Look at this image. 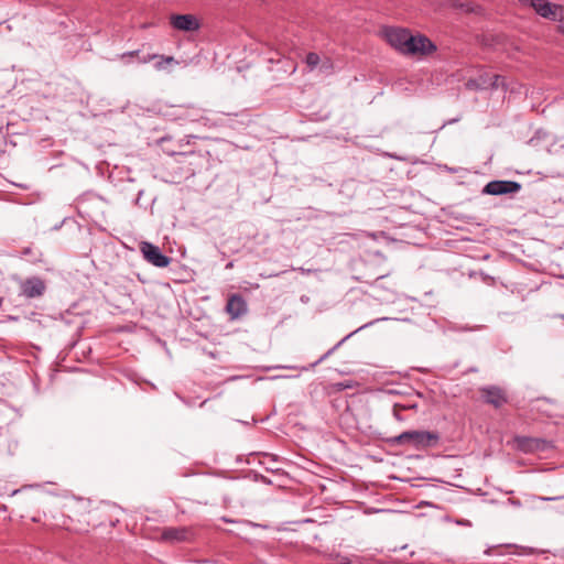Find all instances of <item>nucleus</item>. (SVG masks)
<instances>
[{
  "label": "nucleus",
  "instance_id": "16",
  "mask_svg": "<svg viewBox=\"0 0 564 564\" xmlns=\"http://www.w3.org/2000/svg\"><path fill=\"white\" fill-rule=\"evenodd\" d=\"M506 402H508L506 392L502 389L496 387V408Z\"/></svg>",
  "mask_w": 564,
  "mask_h": 564
},
{
  "label": "nucleus",
  "instance_id": "2",
  "mask_svg": "<svg viewBox=\"0 0 564 564\" xmlns=\"http://www.w3.org/2000/svg\"><path fill=\"white\" fill-rule=\"evenodd\" d=\"M436 45L424 34H412L402 55L411 57H426L436 52Z\"/></svg>",
  "mask_w": 564,
  "mask_h": 564
},
{
  "label": "nucleus",
  "instance_id": "14",
  "mask_svg": "<svg viewBox=\"0 0 564 564\" xmlns=\"http://www.w3.org/2000/svg\"><path fill=\"white\" fill-rule=\"evenodd\" d=\"M319 61H321V58H319L318 54H316L314 52L308 53L305 58V62H306L307 66L310 67V69L315 68L318 65Z\"/></svg>",
  "mask_w": 564,
  "mask_h": 564
},
{
  "label": "nucleus",
  "instance_id": "11",
  "mask_svg": "<svg viewBox=\"0 0 564 564\" xmlns=\"http://www.w3.org/2000/svg\"><path fill=\"white\" fill-rule=\"evenodd\" d=\"M521 187V184L516 181L496 180V196L518 193Z\"/></svg>",
  "mask_w": 564,
  "mask_h": 564
},
{
  "label": "nucleus",
  "instance_id": "4",
  "mask_svg": "<svg viewBox=\"0 0 564 564\" xmlns=\"http://www.w3.org/2000/svg\"><path fill=\"white\" fill-rule=\"evenodd\" d=\"M411 35V31L404 28L389 26L383 30L386 41L400 54H403Z\"/></svg>",
  "mask_w": 564,
  "mask_h": 564
},
{
  "label": "nucleus",
  "instance_id": "3",
  "mask_svg": "<svg viewBox=\"0 0 564 564\" xmlns=\"http://www.w3.org/2000/svg\"><path fill=\"white\" fill-rule=\"evenodd\" d=\"M20 295L24 299H37L41 297L46 291V283L40 276H30L26 279L19 280Z\"/></svg>",
  "mask_w": 564,
  "mask_h": 564
},
{
  "label": "nucleus",
  "instance_id": "6",
  "mask_svg": "<svg viewBox=\"0 0 564 564\" xmlns=\"http://www.w3.org/2000/svg\"><path fill=\"white\" fill-rule=\"evenodd\" d=\"M170 24L175 30L184 32L197 31L200 26L199 21L193 14H172L170 17Z\"/></svg>",
  "mask_w": 564,
  "mask_h": 564
},
{
  "label": "nucleus",
  "instance_id": "1",
  "mask_svg": "<svg viewBox=\"0 0 564 564\" xmlns=\"http://www.w3.org/2000/svg\"><path fill=\"white\" fill-rule=\"evenodd\" d=\"M440 435L430 431H405L390 438L393 445H408L415 449L433 446L437 444Z\"/></svg>",
  "mask_w": 564,
  "mask_h": 564
},
{
  "label": "nucleus",
  "instance_id": "18",
  "mask_svg": "<svg viewBox=\"0 0 564 564\" xmlns=\"http://www.w3.org/2000/svg\"><path fill=\"white\" fill-rule=\"evenodd\" d=\"M156 57H159V54H148V55L141 56L139 61L142 64H147V63H149L151 61H155Z\"/></svg>",
  "mask_w": 564,
  "mask_h": 564
},
{
  "label": "nucleus",
  "instance_id": "20",
  "mask_svg": "<svg viewBox=\"0 0 564 564\" xmlns=\"http://www.w3.org/2000/svg\"><path fill=\"white\" fill-rule=\"evenodd\" d=\"M484 193L494 195V181H490L486 184V186L484 187Z\"/></svg>",
  "mask_w": 564,
  "mask_h": 564
},
{
  "label": "nucleus",
  "instance_id": "25",
  "mask_svg": "<svg viewBox=\"0 0 564 564\" xmlns=\"http://www.w3.org/2000/svg\"><path fill=\"white\" fill-rule=\"evenodd\" d=\"M487 402L488 403H494V397L491 395L490 391H488Z\"/></svg>",
  "mask_w": 564,
  "mask_h": 564
},
{
  "label": "nucleus",
  "instance_id": "9",
  "mask_svg": "<svg viewBox=\"0 0 564 564\" xmlns=\"http://www.w3.org/2000/svg\"><path fill=\"white\" fill-rule=\"evenodd\" d=\"M517 447L524 453L544 451L547 446L546 441L533 437L520 436L514 440Z\"/></svg>",
  "mask_w": 564,
  "mask_h": 564
},
{
  "label": "nucleus",
  "instance_id": "28",
  "mask_svg": "<svg viewBox=\"0 0 564 564\" xmlns=\"http://www.w3.org/2000/svg\"><path fill=\"white\" fill-rule=\"evenodd\" d=\"M299 270H300L302 273L310 272V270H305V269H303V268H300Z\"/></svg>",
  "mask_w": 564,
  "mask_h": 564
},
{
  "label": "nucleus",
  "instance_id": "27",
  "mask_svg": "<svg viewBox=\"0 0 564 564\" xmlns=\"http://www.w3.org/2000/svg\"><path fill=\"white\" fill-rule=\"evenodd\" d=\"M30 253H31V249H30V248H25V249L23 250V254H30Z\"/></svg>",
  "mask_w": 564,
  "mask_h": 564
},
{
  "label": "nucleus",
  "instance_id": "10",
  "mask_svg": "<svg viewBox=\"0 0 564 564\" xmlns=\"http://www.w3.org/2000/svg\"><path fill=\"white\" fill-rule=\"evenodd\" d=\"M191 536V531L185 528H166L162 532V538L171 542L187 541Z\"/></svg>",
  "mask_w": 564,
  "mask_h": 564
},
{
  "label": "nucleus",
  "instance_id": "22",
  "mask_svg": "<svg viewBox=\"0 0 564 564\" xmlns=\"http://www.w3.org/2000/svg\"><path fill=\"white\" fill-rule=\"evenodd\" d=\"M338 558V564H350V560L347 556H336Z\"/></svg>",
  "mask_w": 564,
  "mask_h": 564
},
{
  "label": "nucleus",
  "instance_id": "7",
  "mask_svg": "<svg viewBox=\"0 0 564 564\" xmlns=\"http://www.w3.org/2000/svg\"><path fill=\"white\" fill-rule=\"evenodd\" d=\"M522 4H529L542 18L556 20L557 8L561 6L552 4L547 0H520Z\"/></svg>",
  "mask_w": 564,
  "mask_h": 564
},
{
  "label": "nucleus",
  "instance_id": "12",
  "mask_svg": "<svg viewBox=\"0 0 564 564\" xmlns=\"http://www.w3.org/2000/svg\"><path fill=\"white\" fill-rule=\"evenodd\" d=\"M352 334H349L347 335L346 337H344L340 341H338L333 348H330L329 350H327L318 360H316L315 362L311 364L310 366L307 367H303L302 370H305V371H308V370H312L314 369L318 364H321L322 361H324L325 359H327L346 339H348Z\"/></svg>",
  "mask_w": 564,
  "mask_h": 564
},
{
  "label": "nucleus",
  "instance_id": "29",
  "mask_svg": "<svg viewBox=\"0 0 564 564\" xmlns=\"http://www.w3.org/2000/svg\"><path fill=\"white\" fill-rule=\"evenodd\" d=\"M322 67H323V68H325V69H328L330 66H328V65H326V64H323V66H322Z\"/></svg>",
  "mask_w": 564,
  "mask_h": 564
},
{
  "label": "nucleus",
  "instance_id": "17",
  "mask_svg": "<svg viewBox=\"0 0 564 564\" xmlns=\"http://www.w3.org/2000/svg\"><path fill=\"white\" fill-rule=\"evenodd\" d=\"M556 20L560 22V29L564 33V7L557 8Z\"/></svg>",
  "mask_w": 564,
  "mask_h": 564
},
{
  "label": "nucleus",
  "instance_id": "8",
  "mask_svg": "<svg viewBox=\"0 0 564 564\" xmlns=\"http://www.w3.org/2000/svg\"><path fill=\"white\" fill-rule=\"evenodd\" d=\"M225 310L231 319H238L247 313L248 305L240 294H232L228 297Z\"/></svg>",
  "mask_w": 564,
  "mask_h": 564
},
{
  "label": "nucleus",
  "instance_id": "13",
  "mask_svg": "<svg viewBox=\"0 0 564 564\" xmlns=\"http://www.w3.org/2000/svg\"><path fill=\"white\" fill-rule=\"evenodd\" d=\"M155 61L156 62L154 64V67L156 70H163L170 65H178V61H176L173 56H165L159 54V57H156Z\"/></svg>",
  "mask_w": 564,
  "mask_h": 564
},
{
  "label": "nucleus",
  "instance_id": "15",
  "mask_svg": "<svg viewBox=\"0 0 564 564\" xmlns=\"http://www.w3.org/2000/svg\"><path fill=\"white\" fill-rule=\"evenodd\" d=\"M415 408V404H412V405H401V404H394L393 405V416L398 420V421H402L403 417L400 415V412L402 410H406V409H414Z\"/></svg>",
  "mask_w": 564,
  "mask_h": 564
},
{
  "label": "nucleus",
  "instance_id": "23",
  "mask_svg": "<svg viewBox=\"0 0 564 564\" xmlns=\"http://www.w3.org/2000/svg\"><path fill=\"white\" fill-rule=\"evenodd\" d=\"M138 54H139V51H132V52L123 53L121 57L122 58L132 57V56L138 55Z\"/></svg>",
  "mask_w": 564,
  "mask_h": 564
},
{
  "label": "nucleus",
  "instance_id": "26",
  "mask_svg": "<svg viewBox=\"0 0 564 564\" xmlns=\"http://www.w3.org/2000/svg\"><path fill=\"white\" fill-rule=\"evenodd\" d=\"M369 325H372V322H369ZM367 326H368V324H366V325H364V326L359 327L357 330L352 332L351 334L354 335L355 333H357L358 330H360V329H362V328H365V327H367Z\"/></svg>",
  "mask_w": 564,
  "mask_h": 564
},
{
  "label": "nucleus",
  "instance_id": "5",
  "mask_svg": "<svg viewBox=\"0 0 564 564\" xmlns=\"http://www.w3.org/2000/svg\"><path fill=\"white\" fill-rule=\"evenodd\" d=\"M140 250L144 257V259L158 267V268H166L170 263H171V258L163 254V252L161 251V249L151 243V242H142L141 246H140Z\"/></svg>",
  "mask_w": 564,
  "mask_h": 564
},
{
  "label": "nucleus",
  "instance_id": "19",
  "mask_svg": "<svg viewBox=\"0 0 564 564\" xmlns=\"http://www.w3.org/2000/svg\"><path fill=\"white\" fill-rule=\"evenodd\" d=\"M495 83H496V90L498 88H502L503 90H506V80L503 77L499 76V75H496V79H495Z\"/></svg>",
  "mask_w": 564,
  "mask_h": 564
},
{
  "label": "nucleus",
  "instance_id": "24",
  "mask_svg": "<svg viewBox=\"0 0 564 564\" xmlns=\"http://www.w3.org/2000/svg\"><path fill=\"white\" fill-rule=\"evenodd\" d=\"M462 8L466 11H475V8L470 3L463 4Z\"/></svg>",
  "mask_w": 564,
  "mask_h": 564
},
{
  "label": "nucleus",
  "instance_id": "30",
  "mask_svg": "<svg viewBox=\"0 0 564 564\" xmlns=\"http://www.w3.org/2000/svg\"><path fill=\"white\" fill-rule=\"evenodd\" d=\"M563 317H564V315H563Z\"/></svg>",
  "mask_w": 564,
  "mask_h": 564
},
{
  "label": "nucleus",
  "instance_id": "21",
  "mask_svg": "<svg viewBox=\"0 0 564 564\" xmlns=\"http://www.w3.org/2000/svg\"><path fill=\"white\" fill-rule=\"evenodd\" d=\"M539 499H540V500H543V501H555V500L564 499V496H556V497H540Z\"/></svg>",
  "mask_w": 564,
  "mask_h": 564
}]
</instances>
